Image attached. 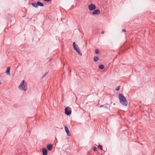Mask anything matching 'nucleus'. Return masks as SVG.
<instances>
[{
  "mask_svg": "<svg viewBox=\"0 0 155 155\" xmlns=\"http://www.w3.org/2000/svg\"><path fill=\"white\" fill-rule=\"evenodd\" d=\"M43 155H47L48 151L45 148H43L42 150Z\"/></svg>",
  "mask_w": 155,
  "mask_h": 155,
  "instance_id": "9",
  "label": "nucleus"
},
{
  "mask_svg": "<svg viewBox=\"0 0 155 155\" xmlns=\"http://www.w3.org/2000/svg\"><path fill=\"white\" fill-rule=\"evenodd\" d=\"M98 148H99L100 150H103V147L101 144H99L98 146Z\"/></svg>",
  "mask_w": 155,
  "mask_h": 155,
  "instance_id": "14",
  "label": "nucleus"
},
{
  "mask_svg": "<svg viewBox=\"0 0 155 155\" xmlns=\"http://www.w3.org/2000/svg\"><path fill=\"white\" fill-rule=\"evenodd\" d=\"M44 1L46 2H49L51 1L52 0H43Z\"/></svg>",
  "mask_w": 155,
  "mask_h": 155,
  "instance_id": "19",
  "label": "nucleus"
},
{
  "mask_svg": "<svg viewBox=\"0 0 155 155\" xmlns=\"http://www.w3.org/2000/svg\"><path fill=\"white\" fill-rule=\"evenodd\" d=\"M104 31H103L102 32H101V34H104Z\"/></svg>",
  "mask_w": 155,
  "mask_h": 155,
  "instance_id": "22",
  "label": "nucleus"
},
{
  "mask_svg": "<svg viewBox=\"0 0 155 155\" xmlns=\"http://www.w3.org/2000/svg\"><path fill=\"white\" fill-rule=\"evenodd\" d=\"M99 59V58L97 56H95L94 58V61H97Z\"/></svg>",
  "mask_w": 155,
  "mask_h": 155,
  "instance_id": "13",
  "label": "nucleus"
},
{
  "mask_svg": "<svg viewBox=\"0 0 155 155\" xmlns=\"http://www.w3.org/2000/svg\"><path fill=\"white\" fill-rule=\"evenodd\" d=\"M1 84V81H0V84Z\"/></svg>",
  "mask_w": 155,
  "mask_h": 155,
  "instance_id": "26",
  "label": "nucleus"
},
{
  "mask_svg": "<svg viewBox=\"0 0 155 155\" xmlns=\"http://www.w3.org/2000/svg\"><path fill=\"white\" fill-rule=\"evenodd\" d=\"M21 90L25 91L27 90V88H19Z\"/></svg>",
  "mask_w": 155,
  "mask_h": 155,
  "instance_id": "15",
  "label": "nucleus"
},
{
  "mask_svg": "<svg viewBox=\"0 0 155 155\" xmlns=\"http://www.w3.org/2000/svg\"><path fill=\"white\" fill-rule=\"evenodd\" d=\"M65 114L67 115H70L71 113V108L69 107H67L64 109Z\"/></svg>",
  "mask_w": 155,
  "mask_h": 155,
  "instance_id": "4",
  "label": "nucleus"
},
{
  "mask_svg": "<svg viewBox=\"0 0 155 155\" xmlns=\"http://www.w3.org/2000/svg\"><path fill=\"white\" fill-rule=\"evenodd\" d=\"M10 67H8L7 68L5 73L7 75H10Z\"/></svg>",
  "mask_w": 155,
  "mask_h": 155,
  "instance_id": "11",
  "label": "nucleus"
},
{
  "mask_svg": "<svg viewBox=\"0 0 155 155\" xmlns=\"http://www.w3.org/2000/svg\"><path fill=\"white\" fill-rule=\"evenodd\" d=\"M73 47L74 49L80 55H82V53L81 51L80 50L78 45H77L75 42L73 43Z\"/></svg>",
  "mask_w": 155,
  "mask_h": 155,
  "instance_id": "2",
  "label": "nucleus"
},
{
  "mask_svg": "<svg viewBox=\"0 0 155 155\" xmlns=\"http://www.w3.org/2000/svg\"><path fill=\"white\" fill-rule=\"evenodd\" d=\"M95 52L96 54H98L99 53V51L98 50L96 49L95 50Z\"/></svg>",
  "mask_w": 155,
  "mask_h": 155,
  "instance_id": "16",
  "label": "nucleus"
},
{
  "mask_svg": "<svg viewBox=\"0 0 155 155\" xmlns=\"http://www.w3.org/2000/svg\"><path fill=\"white\" fill-rule=\"evenodd\" d=\"M31 5L35 8H38L39 6L40 7H43L44 6L43 4L39 1H38L36 3H32Z\"/></svg>",
  "mask_w": 155,
  "mask_h": 155,
  "instance_id": "3",
  "label": "nucleus"
},
{
  "mask_svg": "<svg viewBox=\"0 0 155 155\" xmlns=\"http://www.w3.org/2000/svg\"><path fill=\"white\" fill-rule=\"evenodd\" d=\"M103 105H101L100 106V107H103Z\"/></svg>",
  "mask_w": 155,
  "mask_h": 155,
  "instance_id": "23",
  "label": "nucleus"
},
{
  "mask_svg": "<svg viewBox=\"0 0 155 155\" xmlns=\"http://www.w3.org/2000/svg\"><path fill=\"white\" fill-rule=\"evenodd\" d=\"M88 8L90 11H93L96 9L95 5L93 4H90L88 5Z\"/></svg>",
  "mask_w": 155,
  "mask_h": 155,
  "instance_id": "5",
  "label": "nucleus"
},
{
  "mask_svg": "<svg viewBox=\"0 0 155 155\" xmlns=\"http://www.w3.org/2000/svg\"><path fill=\"white\" fill-rule=\"evenodd\" d=\"M119 99L120 103L123 105L127 106V101L126 97L121 94L119 95Z\"/></svg>",
  "mask_w": 155,
  "mask_h": 155,
  "instance_id": "1",
  "label": "nucleus"
},
{
  "mask_svg": "<svg viewBox=\"0 0 155 155\" xmlns=\"http://www.w3.org/2000/svg\"><path fill=\"white\" fill-rule=\"evenodd\" d=\"M52 145L51 144H48L47 146V148L49 151H51L52 150Z\"/></svg>",
  "mask_w": 155,
  "mask_h": 155,
  "instance_id": "10",
  "label": "nucleus"
},
{
  "mask_svg": "<svg viewBox=\"0 0 155 155\" xmlns=\"http://www.w3.org/2000/svg\"><path fill=\"white\" fill-rule=\"evenodd\" d=\"M97 150V147H93V150L94 151H96Z\"/></svg>",
  "mask_w": 155,
  "mask_h": 155,
  "instance_id": "18",
  "label": "nucleus"
},
{
  "mask_svg": "<svg viewBox=\"0 0 155 155\" xmlns=\"http://www.w3.org/2000/svg\"><path fill=\"white\" fill-rule=\"evenodd\" d=\"M99 68L101 69H103L104 68V66L102 64H100L99 66Z\"/></svg>",
  "mask_w": 155,
  "mask_h": 155,
  "instance_id": "12",
  "label": "nucleus"
},
{
  "mask_svg": "<svg viewBox=\"0 0 155 155\" xmlns=\"http://www.w3.org/2000/svg\"><path fill=\"white\" fill-rule=\"evenodd\" d=\"M100 13V10L97 9L92 12V14L93 15H97L99 14Z\"/></svg>",
  "mask_w": 155,
  "mask_h": 155,
  "instance_id": "6",
  "label": "nucleus"
},
{
  "mask_svg": "<svg viewBox=\"0 0 155 155\" xmlns=\"http://www.w3.org/2000/svg\"><path fill=\"white\" fill-rule=\"evenodd\" d=\"M17 105H16V104H15V106L16 107H17Z\"/></svg>",
  "mask_w": 155,
  "mask_h": 155,
  "instance_id": "24",
  "label": "nucleus"
},
{
  "mask_svg": "<svg viewBox=\"0 0 155 155\" xmlns=\"http://www.w3.org/2000/svg\"><path fill=\"white\" fill-rule=\"evenodd\" d=\"M48 73V72H46L43 75V76L42 77V78H44L47 75V74Z\"/></svg>",
  "mask_w": 155,
  "mask_h": 155,
  "instance_id": "17",
  "label": "nucleus"
},
{
  "mask_svg": "<svg viewBox=\"0 0 155 155\" xmlns=\"http://www.w3.org/2000/svg\"><path fill=\"white\" fill-rule=\"evenodd\" d=\"M122 31H123V32H126V30L124 29H122Z\"/></svg>",
  "mask_w": 155,
  "mask_h": 155,
  "instance_id": "21",
  "label": "nucleus"
},
{
  "mask_svg": "<svg viewBox=\"0 0 155 155\" xmlns=\"http://www.w3.org/2000/svg\"><path fill=\"white\" fill-rule=\"evenodd\" d=\"M120 88H116V89L115 90L117 91H119L120 90Z\"/></svg>",
  "mask_w": 155,
  "mask_h": 155,
  "instance_id": "20",
  "label": "nucleus"
},
{
  "mask_svg": "<svg viewBox=\"0 0 155 155\" xmlns=\"http://www.w3.org/2000/svg\"><path fill=\"white\" fill-rule=\"evenodd\" d=\"M64 128L65 129V131L67 134V135L68 136H71V134L67 126H65Z\"/></svg>",
  "mask_w": 155,
  "mask_h": 155,
  "instance_id": "7",
  "label": "nucleus"
},
{
  "mask_svg": "<svg viewBox=\"0 0 155 155\" xmlns=\"http://www.w3.org/2000/svg\"><path fill=\"white\" fill-rule=\"evenodd\" d=\"M116 87H120V86H117Z\"/></svg>",
  "mask_w": 155,
  "mask_h": 155,
  "instance_id": "25",
  "label": "nucleus"
},
{
  "mask_svg": "<svg viewBox=\"0 0 155 155\" xmlns=\"http://www.w3.org/2000/svg\"><path fill=\"white\" fill-rule=\"evenodd\" d=\"M25 81L23 80L20 83L18 87H25L26 85L25 84Z\"/></svg>",
  "mask_w": 155,
  "mask_h": 155,
  "instance_id": "8",
  "label": "nucleus"
}]
</instances>
